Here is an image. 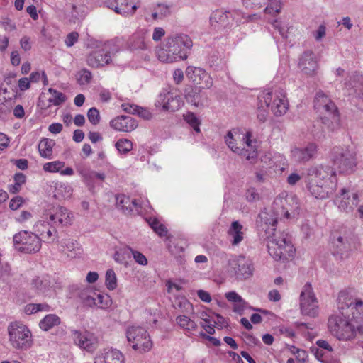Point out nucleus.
Wrapping results in <instances>:
<instances>
[{
	"label": "nucleus",
	"mask_w": 363,
	"mask_h": 363,
	"mask_svg": "<svg viewBox=\"0 0 363 363\" xmlns=\"http://www.w3.org/2000/svg\"><path fill=\"white\" fill-rule=\"evenodd\" d=\"M94 301L96 303L94 306L105 309L108 308L111 306V300L108 295L107 294H101L99 292H96V296L94 297Z\"/></svg>",
	"instance_id": "de8ad7c7"
},
{
	"label": "nucleus",
	"mask_w": 363,
	"mask_h": 363,
	"mask_svg": "<svg viewBox=\"0 0 363 363\" xmlns=\"http://www.w3.org/2000/svg\"><path fill=\"white\" fill-rule=\"evenodd\" d=\"M60 323V318L55 314L47 315L43 320H40L39 325L40 328L48 331L52 327L58 325Z\"/></svg>",
	"instance_id": "c03bdc74"
},
{
	"label": "nucleus",
	"mask_w": 363,
	"mask_h": 363,
	"mask_svg": "<svg viewBox=\"0 0 363 363\" xmlns=\"http://www.w3.org/2000/svg\"><path fill=\"white\" fill-rule=\"evenodd\" d=\"M119 152L126 154L133 149V143L128 139H120L115 144Z\"/></svg>",
	"instance_id": "3c124183"
},
{
	"label": "nucleus",
	"mask_w": 363,
	"mask_h": 363,
	"mask_svg": "<svg viewBox=\"0 0 363 363\" xmlns=\"http://www.w3.org/2000/svg\"><path fill=\"white\" fill-rule=\"evenodd\" d=\"M328 327L331 335L339 340H350L356 335V327L342 315H330L328 320Z\"/></svg>",
	"instance_id": "423d86ee"
},
{
	"label": "nucleus",
	"mask_w": 363,
	"mask_h": 363,
	"mask_svg": "<svg viewBox=\"0 0 363 363\" xmlns=\"http://www.w3.org/2000/svg\"><path fill=\"white\" fill-rule=\"evenodd\" d=\"M130 250H132L130 247L125 246L116 251L113 255L114 260L121 264L127 265L128 259L130 258Z\"/></svg>",
	"instance_id": "a18cd8bd"
},
{
	"label": "nucleus",
	"mask_w": 363,
	"mask_h": 363,
	"mask_svg": "<svg viewBox=\"0 0 363 363\" xmlns=\"http://www.w3.org/2000/svg\"><path fill=\"white\" fill-rule=\"evenodd\" d=\"M156 10L160 13V18L166 17L171 13L170 7L163 4H158Z\"/></svg>",
	"instance_id": "69168bd1"
},
{
	"label": "nucleus",
	"mask_w": 363,
	"mask_h": 363,
	"mask_svg": "<svg viewBox=\"0 0 363 363\" xmlns=\"http://www.w3.org/2000/svg\"><path fill=\"white\" fill-rule=\"evenodd\" d=\"M337 308L340 314L352 323L363 320V301L348 293L341 291L337 298Z\"/></svg>",
	"instance_id": "20e7f679"
},
{
	"label": "nucleus",
	"mask_w": 363,
	"mask_h": 363,
	"mask_svg": "<svg viewBox=\"0 0 363 363\" xmlns=\"http://www.w3.org/2000/svg\"><path fill=\"white\" fill-rule=\"evenodd\" d=\"M9 342L16 349L27 350L32 345V335L29 329L20 322H13L8 326Z\"/></svg>",
	"instance_id": "9d476101"
},
{
	"label": "nucleus",
	"mask_w": 363,
	"mask_h": 363,
	"mask_svg": "<svg viewBox=\"0 0 363 363\" xmlns=\"http://www.w3.org/2000/svg\"><path fill=\"white\" fill-rule=\"evenodd\" d=\"M11 101L4 98V101L0 99V113L4 115H7L11 110Z\"/></svg>",
	"instance_id": "0e129e2a"
},
{
	"label": "nucleus",
	"mask_w": 363,
	"mask_h": 363,
	"mask_svg": "<svg viewBox=\"0 0 363 363\" xmlns=\"http://www.w3.org/2000/svg\"><path fill=\"white\" fill-rule=\"evenodd\" d=\"M278 217L272 210V211H262L259 213L256 224L261 238L268 240L278 233H276Z\"/></svg>",
	"instance_id": "f8f14e48"
},
{
	"label": "nucleus",
	"mask_w": 363,
	"mask_h": 363,
	"mask_svg": "<svg viewBox=\"0 0 363 363\" xmlns=\"http://www.w3.org/2000/svg\"><path fill=\"white\" fill-rule=\"evenodd\" d=\"M192 45V40L186 34L176 33L169 35L163 46L157 50V57L161 62L167 63L186 60Z\"/></svg>",
	"instance_id": "f257e3e1"
},
{
	"label": "nucleus",
	"mask_w": 363,
	"mask_h": 363,
	"mask_svg": "<svg viewBox=\"0 0 363 363\" xmlns=\"http://www.w3.org/2000/svg\"><path fill=\"white\" fill-rule=\"evenodd\" d=\"M259 100L261 108H264V105L267 108H270L271 111L277 116L286 113L289 108L285 96L282 94L279 95L270 91H264L259 96Z\"/></svg>",
	"instance_id": "ddd939ff"
},
{
	"label": "nucleus",
	"mask_w": 363,
	"mask_h": 363,
	"mask_svg": "<svg viewBox=\"0 0 363 363\" xmlns=\"http://www.w3.org/2000/svg\"><path fill=\"white\" fill-rule=\"evenodd\" d=\"M78 83L81 85L87 84L90 82L92 74L88 69H84L80 70L77 75Z\"/></svg>",
	"instance_id": "864d4df0"
},
{
	"label": "nucleus",
	"mask_w": 363,
	"mask_h": 363,
	"mask_svg": "<svg viewBox=\"0 0 363 363\" xmlns=\"http://www.w3.org/2000/svg\"><path fill=\"white\" fill-rule=\"evenodd\" d=\"M105 285L111 291L116 289L117 287V277L113 269H108L106 272Z\"/></svg>",
	"instance_id": "09e8293b"
},
{
	"label": "nucleus",
	"mask_w": 363,
	"mask_h": 363,
	"mask_svg": "<svg viewBox=\"0 0 363 363\" xmlns=\"http://www.w3.org/2000/svg\"><path fill=\"white\" fill-rule=\"evenodd\" d=\"M323 116L320 118L321 123L329 131H334L340 126V119L338 111L324 113Z\"/></svg>",
	"instance_id": "7c9ffc66"
},
{
	"label": "nucleus",
	"mask_w": 363,
	"mask_h": 363,
	"mask_svg": "<svg viewBox=\"0 0 363 363\" xmlns=\"http://www.w3.org/2000/svg\"><path fill=\"white\" fill-rule=\"evenodd\" d=\"M182 104L183 101L179 95L166 91L160 94L155 102L156 106H162L163 110L172 112L179 110Z\"/></svg>",
	"instance_id": "412c9836"
},
{
	"label": "nucleus",
	"mask_w": 363,
	"mask_h": 363,
	"mask_svg": "<svg viewBox=\"0 0 363 363\" xmlns=\"http://www.w3.org/2000/svg\"><path fill=\"white\" fill-rule=\"evenodd\" d=\"M87 117L91 123L96 125L99 123V111L96 108H91L88 111Z\"/></svg>",
	"instance_id": "e2e57ef3"
},
{
	"label": "nucleus",
	"mask_w": 363,
	"mask_h": 363,
	"mask_svg": "<svg viewBox=\"0 0 363 363\" xmlns=\"http://www.w3.org/2000/svg\"><path fill=\"white\" fill-rule=\"evenodd\" d=\"M13 245L14 249L19 252L36 253L41 249L42 240L35 233L21 230L13 235Z\"/></svg>",
	"instance_id": "1a4fd4ad"
},
{
	"label": "nucleus",
	"mask_w": 363,
	"mask_h": 363,
	"mask_svg": "<svg viewBox=\"0 0 363 363\" xmlns=\"http://www.w3.org/2000/svg\"><path fill=\"white\" fill-rule=\"evenodd\" d=\"M314 108L320 113L337 111L335 103L323 91H317L314 98Z\"/></svg>",
	"instance_id": "bb28decb"
},
{
	"label": "nucleus",
	"mask_w": 363,
	"mask_h": 363,
	"mask_svg": "<svg viewBox=\"0 0 363 363\" xmlns=\"http://www.w3.org/2000/svg\"><path fill=\"white\" fill-rule=\"evenodd\" d=\"M79 34L77 32H72L69 33L65 38V44L67 47L72 46L78 40Z\"/></svg>",
	"instance_id": "338daca9"
},
{
	"label": "nucleus",
	"mask_w": 363,
	"mask_h": 363,
	"mask_svg": "<svg viewBox=\"0 0 363 363\" xmlns=\"http://www.w3.org/2000/svg\"><path fill=\"white\" fill-rule=\"evenodd\" d=\"M226 233L228 241L233 247L239 246L245 240V230L238 220L231 223Z\"/></svg>",
	"instance_id": "a878e982"
},
{
	"label": "nucleus",
	"mask_w": 363,
	"mask_h": 363,
	"mask_svg": "<svg viewBox=\"0 0 363 363\" xmlns=\"http://www.w3.org/2000/svg\"><path fill=\"white\" fill-rule=\"evenodd\" d=\"M138 6H131L130 8L121 7L118 6L115 8L114 11L116 13L121 14L124 16H133L137 10Z\"/></svg>",
	"instance_id": "052dcab7"
},
{
	"label": "nucleus",
	"mask_w": 363,
	"mask_h": 363,
	"mask_svg": "<svg viewBox=\"0 0 363 363\" xmlns=\"http://www.w3.org/2000/svg\"><path fill=\"white\" fill-rule=\"evenodd\" d=\"M30 285L38 292L44 293L50 288L51 282L48 276L35 277L32 279Z\"/></svg>",
	"instance_id": "58836bf2"
},
{
	"label": "nucleus",
	"mask_w": 363,
	"mask_h": 363,
	"mask_svg": "<svg viewBox=\"0 0 363 363\" xmlns=\"http://www.w3.org/2000/svg\"><path fill=\"white\" fill-rule=\"evenodd\" d=\"M116 208L125 216H138L149 213L152 207L147 200L131 199L123 194L115 196Z\"/></svg>",
	"instance_id": "39448f33"
},
{
	"label": "nucleus",
	"mask_w": 363,
	"mask_h": 363,
	"mask_svg": "<svg viewBox=\"0 0 363 363\" xmlns=\"http://www.w3.org/2000/svg\"><path fill=\"white\" fill-rule=\"evenodd\" d=\"M49 310V306L45 303H29L25 307V313L28 315L35 313L38 311H48Z\"/></svg>",
	"instance_id": "8fccbe9b"
},
{
	"label": "nucleus",
	"mask_w": 363,
	"mask_h": 363,
	"mask_svg": "<svg viewBox=\"0 0 363 363\" xmlns=\"http://www.w3.org/2000/svg\"><path fill=\"white\" fill-rule=\"evenodd\" d=\"M317 147L313 143L305 147H295L291 150V157L296 162H306L311 159L316 152Z\"/></svg>",
	"instance_id": "c756f323"
},
{
	"label": "nucleus",
	"mask_w": 363,
	"mask_h": 363,
	"mask_svg": "<svg viewBox=\"0 0 363 363\" xmlns=\"http://www.w3.org/2000/svg\"><path fill=\"white\" fill-rule=\"evenodd\" d=\"M147 31L144 29L139 30L133 33L128 39V47L132 51L147 50L150 48L149 42L147 41Z\"/></svg>",
	"instance_id": "393cba45"
},
{
	"label": "nucleus",
	"mask_w": 363,
	"mask_h": 363,
	"mask_svg": "<svg viewBox=\"0 0 363 363\" xmlns=\"http://www.w3.org/2000/svg\"><path fill=\"white\" fill-rule=\"evenodd\" d=\"M59 249L65 254H67L70 258H74L77 254L80 253L79 244L73 239L69 238L62 241Z\"/></svg>",
	"instance_id": "473e14b6"
},
{
	"label": "nucleus",
	"mask_w": 363,
	"mask_h": 363,
	"mask_svg": "<svg viewBox=\"0 0 363 363\" xmlns=\"http://www.w3.org/2000/svg\"><path fill=\"white\" fill-rule=\"evenodd\" d=\"M110 125L118 131L131 132L138 127V123L131 116H121L111 120Z\"/></svg>",
	"instance_id": "cd10ccee"
},
{
	"label": "nucleus",
	"mask_w": 363,
	"mask_h": 363,
	"mask_svg": "<svg viewBox=\"0 0 363 363\" xmlns=\"http://www.w3.org/2000/svg\"><path fill=\"white\" fill-rule=\"evenodd\" d=\"M332 159L339 174H350L357 165L356 152L350 147H335L333 150Z\"/></svg>",
	"instance_id": "6e6552de"
},
{
	"label": "nucleus",
	"mask_w": 363,
	"mask_h": 363,
	"mask_svg": "<svg viewBox=\"0 0 363 363\" xmlns=\"http://www.w3.org/2000/svg\"><path fill=\"white\" fill-rule=\"evenodd\" d=\"M267 2L269 4L265 9L266 12L275 13L280 12V0H267Z\"/></svg>",
	"instance_id": "680f3d73"
},
{
	"label": "nucleus",
	"mask_w": 363,
	"mask_h": 363,
	"mask_svg": "<svg viewBox=\"0 0 363 363\" xmlns=\"http://www.w3.org/2000/svg\"><path fill=\"white\" fill-rule=\"evenodd\" d=\"M64 165L65 163L60 161L48 162L44 164L43 169L46 172H59Z\"/></svg>",
	"instance_id": "13d9d810"
},
{
	"label": "nucleus",
	"mask_w": 363,
	"mask_h": 363,
	"mask_svg": "<svg viewBox=\"0 0 363 363\" xmlns=\"http://www.w3.org/2000/svg\"><path fill=\"white\" fill-rule=\"evenodd\" d=\"M186 76L191 81L195 86L201 89H210L213 86L211 75L201 67L188 66L186 69Z\"/></svg>",
	"instance_id": "a211bd4d"
},
{
	"label": "nucleus",
	"mask_w": 363,
	"mask_h": 363,
	"mask_svg": "<svg viewBox=\"0 0 363 363\" xmlns=\"http://www.w3.org/2000/svg\"><path fill=\"white\" fill-rule=\"evenodd\" d=\"M55 145L54 140L43 138L38 144V150L41 157L46 159H51L52 156V148Z\"/></svg>",
	"instance_id": "c9c22d12"
},
{
	"label": "nucleus",
	"mask_w": 363,
	"mask_h": 363,
	"mask_svg": "<svg viewBox=\"0 0 363 363\" xmlns=\"http://www.w3.org/2000/svg\"><path fill=\"white\" fill-rule=\"evenodd\" d=\"M96 292V291L90 286L85 287L79 290L78 297L84 306L94 307Z\"/></svg>",
	"instance_id": "72a5a7b5"
},
{
	"label": "nucleus",
	"mask_w": 363,
	"mask_h": 363,
	"mask_svg": "<svg viewBox=\"0 0 363 363\" xmlns=\"http://www.w3.org/2000/svg\"><path fill=\"white\" fill-rule=\"evenodd\" d=\"M44 218L46 220L48 218L50 222L57 228H62L72 225L74 216L71 211L65 207L48 205L45 210Z\"/></svg>",
	"instance_id": "4468645a"
},
{
	"label": "nucleus",
	"mask_w": 363,
	"mask_h": 363,
	"mask_svg": "<svg viewBox=\"0 0 363 363\" xmlns=\"http://www.w3.org/2000/svg\"><path fill=\"white\" fill-rule=\"evenodd\" d=\"M146 221L154 232H155L160 237H164L167 235V230L166 227L162 224L157 218L149 217L146 218Z\"/></svg>",
	"instance_id": "49530a36"
},
{
	"label": "nucleus",
	"mask_w": 363,
	"mask_h": 363,
	"mask_svg": "<svg viewBox=\"0 0 363 363\" xmlns=\"http://www.w3.org/2000/svg\"><path fill=\"white\" fill-rule=\"evenodd\" d=\"M111 62L110 44L108 43H99L94 50L86 57L89 66L94 68L103 67Z\"/></svg>",
	"instance_id": "dca6fc26"
},
{
	"label": "nucleus",
	"mask_w": 363,
	"mask_h": 363,
	"mask_svg": "<svg viewBox=\"0 0 363 363\" xmlns=\"http://www.w3.org/2000/svg\"><path fill=\"white\" fill-rule=\"evenodd\" d=\"M300 306L303 314L315 317L318 314V301L311 284L306 283L300 295Z\"/></svg>",
	"instance_id": "f3484780"
},
{
	"label": "nucleus",
	"mask_w": 363,
	"mask_h": 363,
	"mask_svg": "<svg viewBox=\"0 0 363 363\" xmlns=\"http://www.w3.org/2000/svg\"><path fill=\"white\" fill-rule=\"evenodd\" d=\"M352 199L350 201L349 190L342 188L340 190V196L337 199V206L340 211L346 213H352L355 206L359 204V194L354 192L352 194Z\"/></svg>",
	"instance_id": "b1692460"
},
{
	"label": "nucleus",
	"mask_w": 363,
	"mask_h": 363,
	"mask_svg": "<svg viewBox=\"0 0 363 363\" xmlns=\"http://www.w3.org/2000/svg\"><path fill=\"white\" fill-rule=\"evenodd\" d=\"M176 322L182 330L189 334H191L198 328L196 323L186 315H178L176 318Z\"/></svg>",
	"instance_id": "e433bc0d"
},
{
	"label": "nucleus",
	"mask_w": 363,
	"mask_h": 363,
	"mask_svg": "<svg viewBox=\"0 0 363 363\" xmlns=\"http://www.w3.org/2000/svg\"><path fill=\"white\" fill-rule=\"evenodd\" d=\"M165 35V30L161 27L155 28L152 33V40L155 42L160 41Z\"/></svg>",
	"instance_id": "774afa93"
},
{
	"label": "nucleus",
	"mask_w": 363,
	"mask_h": 363,
	"mask_svg": "<svg viewBox=\"0 0 363 363\" xmlns=\"http://www.w3.org/2000/svg\"><path fill=\"white\" fill-rule=\"evenodd\" d=\"M72 337L74 344L82 350L93 352L97 348L98 337L91 332L74 330L72 331Z\"/></svg>",
	"instance_id": "6ab92c4d"
},
{
	"label": "nucleus",
	"mask_w": 363,
	"mask_h": 363,
	"mask_svg": "<svg viewBox=\"0 0 363 363\" xmlns=\"http://www.w3.org/2000/svg\"><path fill=\"white\" fill-rule=\"evenodd\" d=\"M298 68L303 74L312 77L317 74L318 63L314 52L311 50L305 51L300 57Z\"/></svg>",
	"instance_id": "4be33fe9"
},
{
	"label": "nucleus",
	"mask_w": 363,
	"mask_h": 363,
	"mask_svg": "<svg viewBox=\"0 0 363 363\" xmlns=\"http://www.w3.org/2000/svg\"><path fill=\"white\" fill-rule=\"evenodd\" d=\"M229 16L230 13L228 11L216 10L210 17L211 23L214 26H216V24L225 26L228 23Z\"/></svg>",
	"instance_id": "ea45409f"
},
{
	"label": "nucleus",
	"mask_w": 363,
	"mask_h": 363,
	"mask_svg": "<svg viewBox=\"0 0 363 363\" xmlns=\"http://www.w3.org/2000/svg\"><path fill=\"white\" fill-rule=\"evenodd\" d=\"M252 137L250 131L242 133L238 130H233L225 136V142L233 152L245 157L250 163H254L257 157V152L256 141L252 140Z\"/></svg>",
	"instance_id": "f03ea898"
},
{
	"label": "nucleus",
	"mask_w": 363,
	"mask_h": 363,
	"mask_svg": "<svg viewBox=\"0 0 363 363\" xmlns=\"http://www.w3.org/2000/svg\"><path fill=\"white\" fill-rule=\"evenodd\" d=\"M334 244L338 249V252H342L344 250H347L349 248V240L345 236H338L334 241Z\"/></svg>",
	"instance_id": "4d7b16f0"
},
{
	"label": "nucleus",
	"mask_w": 363,
	"mask_h": 363,
	"mask_svg": "<svg viewBox=\"0 0 363 363\" xmlns=\"http://www.w3.org/2000/svg\"><path fill=\"white\" fill-rule=\"evenodd\" d=\"M263 195L264 190L258 184L249 187L245 193L246 199L250 202L259 201L262 198Z\"/></svg>",
	"instance_id": "79ce46f5"
},
{
	"label": "nucleus",
	"mask_w": 363,
	"mask_h": 363,
	"mask_svg": "<svg viewBox=\"0 0 363 363\" xmlns=\"http://www.w3.org/2000/svg\"><path fill=\"white\" fill-rule=\"evenodd\" d=\"M87 13V8L81 0H71L65 4L64 14L70 23L81 21Z\"/></svg>",
	"instance_id": "aec40b11"
},
{
	"label": "nucleus",
	"mask_w": 363,
	"mask_h": 363,
	"mask_svg": "<svg viewBox=\"0 0 363 363\" xmlns=\"http://www.w3.org/2000/svg\"><path fill=\"white\" fill-rule=\"evenodd\" d=\"M72 188L68 183H57L54 196L58 199H69L72 196Z\"/></svg>",
	"instance_id": "a19ab883"
},
{
	"label": "nucleus",
	"mask_w": 363,
	"mask_h": 363,
	"mask_svg": "<svg viewBox=\"0 0 363 363\" xmlns=\"http://www.w3.org/2000/svg\"><path fill=\"white\" fill-rule=\"evenodd\" d=\"M204 315H207V313L205 311H203L200 314V318L202 319L203 321H204L206 323H208V325H202V328L205 330V331L210 335H213L215 333V329L214 328L216 325L213 324V318H206L204 319Z\"/></svg>",
	"instance_id": "6e6d98bb"
},
{
	"label": "nucleus",
	"mask_w": 363,
	"mask_h": 363,
	"mask_svg": "<svg viewBox=\"0 0 363 363\" xmlns=\"http://www.w3.org/2000/svg\"><path fill=\"white\" fill-rule=\"evenodd\" d=\"M267 0H242L243 5L247 9H259L265 6Z\"/></svg>",
	"instance_id": "5fc2aeb1"
},
{
	"label": "nucleus",
	"mask_w": 363,
	"mask_h": 363,
	"mask_svg": "<svg viewBox=\"0 0 363 363\" xmlns=\"http://www.w3.org/2000/svg\"><path fill=\"white\" fill-rule=\"evenodd\" d=\"M225 296L226 299L234 303L233 311L238 313H242L245 308L246 302L235 291H232L225 293Z\"/></svg>",
	"instance_id": "f704fd0d"
},
{
	"label": "nucleus",
	"mask_w": 363,
	"mask_h": 363,
	"mask_svg": "<svg viewBox=\"0 0 363 363\" xmlns=\"http://www.w3.org/2000/svg\"><path fill=\"white\" fill-rule=\"evenodd\" d=\"M34 230L38 236H41L47 242H58L56 225L50 222L49 218L40 220L34 225Z\"/></svg>",
	"instance_id": "5701e85b"
},
{
	"label": "nucleus",
	"mask_w": 363,
	"mask_h": 363,
	"mask_svg": "<svg viewBox=\"0 0 363 363\" xmlns=\"http://www.w3.org/2000/svg\"><path fill=\"white\" fill-rule=\"evenodd\" d=\"M230 271L238 280H245L250 278L254 272L252 261L243 255L236 256L229 261Z\"/></svg>",
	"instance_id": "2eb2a0df"
},
{
	"label": "nucleus",
	"mask_w": 363,
	"mask_h": 363,
	"mask_svg": "<svg viewBox=\"0 0 363 363\" xmlns=\"http://www.w3.org/2000/svg\"><path fill=\"white\" fill-rule=\"evenodd\" d=\"M126 337L132 344L133 349L140 352H148L152 347L147 331L142 327H128L126 330Z\"/></svg>",
	"instance_id": "9b49d317"
},
{
	"label": "nucleus",
	"mask_w": 363,
	"mask_h": 363,
	"mask_svg": "<svg viewBox=\"0 0 363 363\" xmlns=\"http://www.w3.org/2000/svg\"><path fill=\"white\" fill-rule=\"evenodd\" d=\"M308 175L311 179L332 180L337 179L335 172L329 165L313 167L308 170Z\"/></svg>",
	"instance_id": "c85d7f7f"
},
{
	"label": "nucleus",
	"mask_w": 363,
	"mask_h": 363,
	"mask_svg": "<svg viewBox=\"0 0 363 363\" xmlns=\"http://www.w3.org/2000/svg\"><path fill=\"white\" fill-rule=\"evenodd\" d=\"M130 255H133L134 260L136 263L142 266H146L148 263L146 257L139 251L135 250L132 248Z\"/></svg>",
	"instance_id": "bf43d9fd"
},
{
	"label": "nucleus",
	"mask_w": 363,
	"mask_h": 363,
	"mask_svg": "<svg viewBox=\"0 0 363 363\" xmlns=\"http://www.w3.org/2000/svg\"><path fill=\"white\" fill-rule=\"evenodd\" d=\"M269 255L277 261L285 262L294 257L295 249L288 233H278L267 242Z\"/></svg>",
	"instance_id": "7ed1b4c3"
},
{
	"label": "nucleus",
	"mask_w": 363,
	"mask_h": 363,
	"mask_svg": "<svg viewBox=\"0 0 363 363\" xmlns=\"http://www.w3.org/2000/svg\"><path fill=\"white\" fill-rule=\"evenodd\" d=\"M184 118L185 121L193 128V129L196 132H200V121L196 116L194 113L189 112L186 115H184Z\"/></svg>",
	"instance_id": "603ef678"
},
{
	"label": "nucleus",
	"mask_w": 363,
	"mask_h": 363,
	"mask_svg": "<svg viewBox=\"0 0 363 363\" xmlns=\"http://www.w3.org/2000/svg\"><path fill=\"white\" fill-rule=\"evenodd\" d=\"M197 86H189L184 89V96L187 102L198 106L201 101V90Z\"/></svg>",
	"instance_id": "4c0bfd02"
},
{
	"label": "nucleus",
	"mask_w": 363,
	"mask_h": 363,
	"mask_svg": "<svg viewBox=\"0 0 363 363\" xmlns=\"http://www.w3.org/2000/svg\"><path fill=\"white\" fill-rule=\"evenodd\" d=\"M307 188L313 196L316 199H326L333 191L332 188H329L325 184L319 185L318 183H308Z\"/></svg>",
	"instance_id": "2f4dec72"
},
{
	"label": "nucleus",
	"mask_w": 363,
	"mask_h": 363,
	"mask_svg": "<svg viewBox=\"0 0 363 363\" xmlns=\"http://www.w3.org/2000/svg\"><path fill=\"white\" fill-rule=\"evenodd\" d=\"M272 209L277 216L289 218L299 214L300 206L296 195L283 191L274 199Z\"/></svg>",
	"instance_id": "0eeeda50"
},
{
	"label": "nucleus",
	"mask_w": 363,
	"mask_h": 363,
	"mask_svg": "<svg viewBox=\"0 0 363 363\" xmlns=\"http://www.w3.org/2000/svg\"><path fill=\"white\" fill-rule=\"evenodd\" d=\"M48 92L51 94V97H50L48 100L49 104L47 106V108H49L51 105L57 106H60L67 100L66 96L63 93L58 91L56 89L49 88Z\"/></svg>",
	"instance_id": "37998d69"
}]
</instances>
